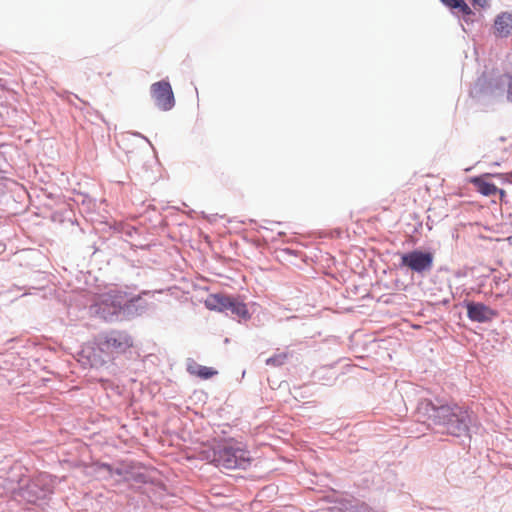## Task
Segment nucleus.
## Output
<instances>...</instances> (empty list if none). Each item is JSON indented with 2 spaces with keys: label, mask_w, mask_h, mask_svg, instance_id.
Masks as SVG:
<instances>
[{
  "label": "nucleus",
  "mask_w": 512,
  "mask_h": 512,
  "mask_svg": "<svg viewBox=\"0 0 512 512\" xmlns=\"http://www.w3.org/2000/svg\"><path fill=\"white\" fill-rule=\"evenodd\" d=\"M427 406L430 407L429 418L432 424L441 427L442 432L458 437L468 432L471 417L467 410L457 405L436 407L428 404Z\"/></svg>",
  "instance_id": "f257e3e1"
},
{
  "label": "nucleus",
  "mask_w": 512,
  "mask_h": 512,
  "mask_svg": "<svg viewBox=\"0 0 512 512\" xmlns=\"http://www.w3.org/2000/svg\"><path fill=\"white\" fill-rule=\"evenodd\" d=\"M213 462L223 469H247L252 463L249 451L229 444L217 446L213 453Z\"/></svg>",
  "instance_id": "f03ea898"
},
{
  "label": "nucleus",
  "mask_w": 512,
  "mask_h": 512,
  "mask_svg": "<svg viewBox=\"0 0 512 512\" xmlns=\"http://www.w3.org/2000/svg\"><path fill=\"white\" fill-rule=\"evenodd\" d=\"M96 346L107 358L113 359L130 350L134 346V340L126 331L112 330L99 335L96 339Z\"/></svg>",
  "instance_id": "7ed1b4c3"
},
{
  "label": "nucleus",
  "mask_w": 512,
  "mask_h": 512,
  "mask_svg": "<svg viewBox=\"0 0 512 512\" xmlns=\"http://www.w3.org/2000/svg\"><path fill=\"white\" fill-rule=\"evenodd\" d=\"M126 303V294L119 290H110L99 294L93 305L97 315L105 320L116 316Z\"/></svg>",
  "instance_id": "20e7f679"
},
{
  "label": "nucleus",
  "mask_w": 512,
  "mask_h": 512,
  "mask_svg": "<svg viewBox=\"0 0 512 512\" xmlns=\"http://www.w3.org/2000/svg\"><path fill=\"white\" fill-rule=\"evenodd\" d=\"M151 96L155 105L162 111H169L175 105L172 87L168 81L155 82L150 87Z\"/></svg>",
  "instance_id": "39448f33"
},
{
  "label": "nucleus",
  "mask_w": 512,
  "mask_h": 512,
  "mask_svg": "<svg viewBox=\"0 0 512 512\" xmlns=\"http://www.w3.org/2000/svg\"><path fill=\"white\" fill-rule=\"evenodd\" d=\"M401 263L407 266L412 271L422 273L426 270H430L433 264V256L431 253H425L421 251H412L406 253L401 257Z\"/></svg>",
  "instance_id": "423d86ee"
},
{
  "label": "nucleus",
  "mask_w": 512,
  "mask_h": 512,
  "mask_svg": "<svg viewBox=\"0 0 512 512\" xmlns=\"http://www.w3.org/2000/svg\"><path fill=\"white\" fill-rule=\"evenodd\" d=\"M467 316L474 322H488L496 317L497 313L483 303L468 302L466 304Z\"/></svg>",
  "instance_id": "0eeeda50"
},
{
  "label": "nucleus",
  "mask_w": 512,
  "mask_h": 512,
  "mask_svg": "<svg viewBox=\"0 0 512 512\" xmlns=\"http://www.w3.org/2000/svg\"><path fill=\"white\" fill-rule=\"evenodd\" d=\"M494 33L497 37H508L512 34V14L502 12L494 21Z\"/></svg>",
  "instance_id": "6e6552de"
},
{
  "label": "nucleus",
  "mask_w": 512,
  "mask_h": 512,
  "mask_svg": "<svg viewBox=\"0 0 512 512\" xmlns=\"http://www.w3.org/2000/svg\"><path fill=\"white\" fill-rule=\"evenodd\" d=\"M230 296H226L223 294H211L205 300V306L209 310L224 312L228 311V306L230 304Z\"/></svg>",
  "instance_id": "1a4fd4ad"
},
{
  "label": "nucleus",
  "mask_w": 512,
  "mask_h": 512,
  "mask_svg": "<svg viewBox=\"0 0 512 512\" xmlns=\"http://www.w3.org/2000/svg\"><path fill=\"white\" fill-rule=\"evenodd\" d=\"M187 371L194 376L201 379H209L217 374V371L212 367L200 365L196 362H192L187 366Z\"/></svg>",
  "instance_id": "9d476101"
},
{
  "label": "nucleus",
  "mask_w": 512,
  "mask_h": 512,
  "mask_svg": "<svg viewBox=\"0 0 512 512\" xmlns=\"http://www.w3.org/2000/svg\"><path fill=\"white\" fill-rule=\"evenodd\" d=\"M472 183L476 186L477 190L485 196L495 195L498 192V188L495 184L487 182L480 177L473 178Z\"/></svg>",
  "instance_id": "9b49d317"
},
{
  "label": "nucleus",
  "mask_w": 512,
  "mask_h": 512,
  "mask_svg": "<svg viewBox=\"0 0 512 512\" xmlns=\"http://www.w3.org/2000/svg\"><path fill=\"white\" fill-rule=\"evenodd\" d=\"M228 311H231L232 314L241 318H247L249 316L246 304L233 297L230 299Z\"/></svg>",
  "instance_id": "f8f14e48"
},
{
  "label": "nucleus",
  "mask_w": 512,
  "mask_h": 512,
  "mask_svg": "<svg viewBox=\"0 0 512 512\" xmlns=\"http://www.w3.org/2000/svg\"><path fill=\"white\" fill-rule=\"evenodd\" d=\"M443 4L452 9H457L463 15H470L472 11L464 0H441Z\"/></svg>",
  "instance_id": "ddd939ff"
},
{
  "label": "nucleus",
  "mask_w": 512,
  "mask_h": 512,
  "mask_svg": "<svg viewBox=\"0 0 512 512\" xmlns=\"http://www.w3.org/2000/svg\"><path fill=\"white\" fill-rule=\"evenodd\" d=\"M288 358L287 353L276 354L266 360L267 365L280 366L283 365Z\"/></svg>",
  "instance_id": "4468645a"
},
{
  "label": "nucleus",
  "mask_w": 512,
  "mask_h": 512,
  "mask_svg": "<svg viewBox=\"0 0 512 512\" xmlns=\"http://www.w3.org/2000/svg\"><path fill=\"white\" fill-rule=\"evenodd\" d=\"M356 512H373V511L368 506L362 504V505L356 507Z\"/></svg>",
  "instance_id": "2eb2a0df"
},
{
  "label": "nucleus",
  "mask_w": 512,
  "mask_h": 512,
  "mask_svg": "<svg viewBox=\"0 0 512 512\" xmlns=\"http://www.w3.org/2000/svg\"><path fill=\"white\" fill-rule=\"evenodd\" d=\"M473 5L484 8L485 6H487V0H473Z\"/></svg>",
  "instance_id": "dca6fc26"
},
{
  "label": "nucleus",
  "mask_w": 512,
  "mask_h": 512,
  "mask_svg": "<svg viewBox=\"0 0 512 512\" xmlns=\"http://www.w3.org/2000/svg\"><path fill=\"white\" fill-rule=\"evenodd\" d=\"M98 362H99V364H104V363L107 362V359L102 358L101 356H99V361Z\"/></svg>",
  "instance_id": "f3484780"
},
{
  "label": "nucleus",
  "mask_w": 512,
  "mask_h": 512,
  "mask_svg": "<svg viewBox=\"0 0 512 512\" xmlns=\"http://www.w3.org/2000/svg\"><path fill=\"white\" fill-rule=\"evenodd\" d=\"M512 92V79H511V83L509 84V93Z\"/></svg>",
  "instance_id": "a211bd4d"
},
{
  "label": "nucleus",
  "mask_w": 512,
  "mask_h": 512,
  "mask_svg": "<svg viewBox=\"0 0 512 512\" xmlns=\"http://www.w3.org/2000/svg\"><path fill=\"white\" fill-rule=\"evenodd\" d=\"M511 176H512V172H511Z\"/></svg>",
  "instance_id": "6ab92c4d"
}]
</instances>
